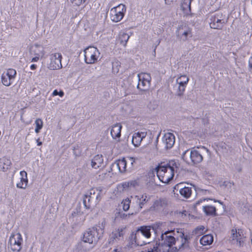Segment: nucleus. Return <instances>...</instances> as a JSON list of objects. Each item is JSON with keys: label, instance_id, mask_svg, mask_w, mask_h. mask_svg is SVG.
<instances>
[{"label": "nucleus", "instance_id": "nucleus-1", "mask_svg": "<svg viewBox=\"0 0 252 252\" xmlns=\"http://www.w3.org/2000/svg\"><path fill=\"white\" fill-rule=\"evenodd\" d=\"M178 168L179 163L174 160H171L166 164L161 163L156 168L157 176L161 182L168 184L173 179Z\"/></svg>", "mask_w": 252, "mask_h": 252}, {"label": "nucleus", "instance_id": "nucleus-2", "mask_svg": "<svg viewBox=\"0 0 252 252\" xmlns=\"http://www.w3.org/2000/svg\"><path fill=\"white\" fill-rule=\"evenodd\" d=\"M105 227V221H103L101 223L99 222L95 227L88 229L85 232H84L83 237V242H81L78 247L83 248L84 252H88L90 251L91 248H84L85 247L84 244L86 243L89 244H93L94 241H97L99 239L104 233V229Z\"/></svg>", "mask_w": 252, "mask_h": 252}, {"label": "nucleus", "instance_id": "nucleus-3", "mask_svg": "<svg viewBox=\"0 0 252 252\" xmlns=\"http://www.w3.org/2000/svg\"><path fill=\"white\" fill-rule=\"evenodd\" d=\"M150 226H143L138 228L136 231L133 232L130 236V242L129 246L132 248L136 245L142 246L147 243L143 240V238H149L151 236Z\"/></svg>", "mask_w": 252, "mask_h": 252}, {"label": "nucleus", "instance_id": "nucleus-4", "mask_svg": "<svg viewBox=\"0 0 252 252\" xmlns=\"http://www.w3.org/2000/svg\"><path fill=\"white\" fill-rule=\"evenodd\" d=\"M208 152L205 147L193 148L185 151L182 154V158L187 161L190 159L192 163L197 164L203 160L204 156Z\"/></svg>", "mask_w": 252, "mask_h": 252}, {"label": "nucleus", "instance_id": "nucleus-5", "mask_svg": "<svg viewBox=\"0 0 252 252\" xmlns=\"http://www.w3.org/2000/svg\"><path fill=\"white\" fill-rule=\"evenodd\" d=\"M151 196L146 193L131 196V208H134L135 212H139L151 200Z\"/></svg>", "mask_w": 252, "mask_h": 252}, {"label": "nucleus", "instance_id": "nucleus-6", "mask_svg": "<svg viewBox=\"0 0 252 252\" xmlns=\"http://www.w3.org/2000/svg\"><path fill=\"white\" fill-rule=\"evenodd\" d=\"M245 239L242 229L235 228L231 230L229 241L232 245L239 248L243 247L245 245Z\"/></svg>", "mask_w": 252, "mask_h": 252}, {"label": "nucleus", "instance_id": "nucleus-7", "mask_svg": "<svg viewBox=\"0 0 252 252\" xmlns=\"http://www.w3.org/2000/svg\"><path fill=\"white\" fill-rule=\"evenodd\" d=\"M126 10V6L123 4H120L112 8L110 11V19L113 22H120L124 18Z\"/></svg>", "mask_w": 252, "mask_h": 252}, {"label": "nucleus", "instance_id": "nucleus-8", "mask_svg": "<svg viewBox=\"0 0 252 252\" xmlns=\"http://www.w3.org/2000/svg\"><path fill=\"white\" fill-rule=\"evenodd\" d=\"M85 61L87 64H93L96 63L100 56L99 50L94 46L86 48L84 51Z\"/></svg>", "mask_w": 252, "mask_h": 252}, {"label": "nucleus", "instance_id": "nucleus-9", "mask_svg": "<svg viewBox=\"0 0 252 252\" xmlns=\"http://www.w3.org/2000/svg\"><path fill=\"white\" fill-rule=\"evenodd\" d=\"M135 162V159L132 157H128L126 159L123 158L116 160L113 164L112 167L117 169L121 173H124L126 170V165L129 163V169L133 167V163Z\"/></svg>", "mask_w": 252, "mask_h": 252}, {"label": "nucleus", "instance_id": "nucleus-10", "mask_svg": "<svg viewBox=\"0 0 252 252\" xmlns=\"http://www.w3.org/2000/svg\"><path fill=\"white\" fill-rule=\"evenodd\" d=\"M23 238L19 233H13L9 240V244L13 252H19L22 249Z\"/></svg>", "mask_w": 252, "mask_h": 252}, {"label": "nucleus", "instance_id": "nucleus-11", "mask_svg": "<svg viewBox=\"0 0 252 252\" xmlns=\"http://www.w3.org/2000/svg\"><path fill=\"white\" fill-rule=\"evenodd\" d=\"M16 71L14 69L9 68L4 71L1 74V83L5 86H10L14 81L16 76Z\"/></svg>", "mask_w": 252, "mask_h": 252}, {"label": "nucleus", "instance_id": "nucleus-12", "mask_svg": "<svg viewBox=\"0 0 252 252\" xmlns=\"http://www.w3.org/2000/svg\"><path fill=\"white\" fill-rule=\"evenodd\" d=\"M138 83L137 88L141 91H146L149 89L151 81V77L150 74L141 72L138 74Z\"/></svg>", "mask_w": 252, "mask_h": 252}, {"label": "nucleus", "instance_id": "nucleus-13", "mask_svg": "<svg viewBox=\"0 0 252 252\" xmlns=\"http://www.w3.org/2000/svg\"><path fill=\"white\" fill-rule=\"evenodd\" d=\"M224 17V15L220 12H218L211 16L210 22V27L214 29H221L225 23Z\"/></svg>", "mask_w": 252, "mask_h": 252}, {"label": "nucleus", "instance_id": "nucleus-14", "mask_svg": "<svg viewBox=\"0 0 252 252\" xmlns=\"http://www.w3.org/2000/svg\"><path fill=\"white\" fill-rule=\"evenodd\" d=\"M62 56L60 53H52L50 55V63L48 68L51 70H56L62 67L61 63Z\"/></svg>", "mask_w": 252, "mask_h": 252}, {"label": "nucleus", "instance_id": "nucleus-15", "mask_svg": "<svg viewBox=\"0 0 252 252\" xmlns=\"http://www.w3.org/2000/svg\"><path fill=\"white\" fill-rule=\"evenodd\" d=\"M31 54L34 56L31 60V62H37L40 59L44 58L45 51L44 47L41 45L35 44L32 47Z\"/></svg>", "mask_w": 252, "mask_h": 252}, {"label": "nucleus", "instance_id": "nucleus-16", "mask_svg": "<svg viewBox=\"0 0 252 252\" xmlns=\"http://www.w3.org/2000/svg\"><path fill=\"white\" fill-rule=\"evenodd\" d=\"M173 191L175 193L179 191L182 197L188 198L192 193V189L191 187L185 186L183 183H180L174 186Z\"/></svg>", "mask_w": 252, "mask_h": 252}, {"label": "nucleus", "instance_id": "nucleus-17", "mask_svg": "<svg viewBox=\"0 0 252 252\" xmlns=\"http://www.w3.org/2000/svg\"><path fill=\"white\" fill-rule=\"evenodd\" d=\"M162 141L165 149H170L173 147L175 143V136L172 133H166L162 138Z\"/></svg>", "mask_w": 252, "mask_h": 252}, {"label": "nucleus", "instance_id": "nucleus-18", "mask_svg": "<svg viewBox=\"0 0 252 252\" xmlns=\"http://www.w3.org/2000/svg\"><path fill=\"white\" fill-rule=\"evenodd\" d=\"M147 135V133L146 130L134 132L133 134L132 137L131 142L132 144L135 147H139L142 141L146 137Z\"/></svg>", "mask_w": 252, "mask_h": 252}, {"label": "nucleus", "instance_id": "nucleus-19", "mask_svg": "<svg viewBox=\"0 0 252 252\" xmlns=\"http://www.w3.org/2000/svg\"><path fill=\"white\" fill-rule=\"evenodd\" d=\"M179 233L178 239L180 240L181 244L179 246V249H184L189 246L190 235L188 233L182 232Z\"/></svg>", "mask_w": 252, "mask_h": 252}, {"label": "nucleus", "instance_id": "nucleus-20", "mask_svg": "<svg viewBox=\"0 0 252 252\" xmlns=\"http://www.w3.org/2000/svg\"><path fill=\"white\" fill-rule=\"evenodd\" d=\"M167 205V201L165 199H158L154 201L152 206H151L150 210L151 211H161L166 207Z\"/></svg>", "mask_w": 252, "mask_h": 252}, {"label": "nucleus", "instance_id": "nucleus-21", "mask_svg": "<svg viewBox=\"0 0 252 252\" xmlns=\"http://www.w3.org/2000/svg\"><path fill=\"white\" fill-rule=\"evenodd\" d=\"M191 33L190 30L184 25L179 26L176 31L177 36L184 41L187 39L188 36Z\"/></svg>", "mask_w": 252, "mask_h": 252}, {"label": "nucleus", "instance_id": "nucleus-22", "mask_svg": "<svg viewBox=\"0 0 252 252\" xmlns=\"http://www.w3.org/2000/svg\"><path fill=\"white\" fill-rule=\"evenodd\" d=\"M122 128V126L120 124H116L110 128V134L112 138L117 141H119L121 137Z\"/></svg>", "mask_w": 252, "mask_h": 252}, {"label": "nucleus", "instance_id": "nucleus-23", "mask_svg": "<svg viewBox=\"0 0 252 252\" xmlns=\"http://www.w3.org/2000/svg\"><path fill=\"white\" fill-rule=\"evenodd\" d=\"M124 228H119L114 230L110 235V243L120 240L124 236Z\"/></svg>", "mask_w": 252, "mask_h": 252}, {"label": "nucleus", "instance_id": "nucleus-24", "mask_svg": "<svg viewBox=\"0 0 252 252\" xmlns=\"http://www.w3.org/2000/svg\"><path fill=\"white\" fill-rule=\"evenodd\" d=\"M214 237L212 234H206L199 239L200 244L202 247L209 246L213 243Z\"/></svg>", "mask_w": 252, "mask_h": 252}, {"label": "nucleus", "instance_id": "nucleus-25", "mask_svg": "<svg viewBox=\"0 0 252 252\" xmlns=\"http://www.w3.org/2000/svg\"><path fill=\"white\" fill-rule=\"evenodd\" d=\"M11 162L9 158L7 157H2L0 158V170L3 172L6 171L9 169Z\"/></svg>", "mask_w": 252, "mask_h": 252}, {"label": "nucleus", "instance_id": "nucleus-26", "mask_svg": "<svg viewBox=\"0 0 252 252\" xmlns=\"http://www.w3.org/2000/svg\"><path fill=\"white\" fill-rule=\"evenodd\" d=\"M103 161V158L101 155H96L92 159L91 165L92 168L97 169L101 166Z\"/></svg>", "mask_w": 252, "mask_h": 252}, {"label": "nucleus", "instance_id": "nucleus-27", "mask_svg": "<svg viewBox=\"0 0 252 252\" xmlns=\"http://www.w3.org/2000/svg\"><path fill=\"white\" fill-rule=\"evenodd\" d=\"M192 0H183L181 8L186 15L189 14L191 11L190 4Z\"/></svg>", "mask_w": 252, "mask_h": 252}, {"label": "nucleus", "instance_id": "nucleus-28", "mask_svg": "<svg viewBox=\"0 0 252 252\" xmlns=\"http://www.w3.org/2000/svg\"><path fill=\"white\" fill-rule=\"evenodd\" d=\"M189 81V79L186 75H180L176 79V84L185 89Z\"/></svg>", "mask_w": 252, "mask_h": 252}, {"label": "nucleus", "instance_id": "nucleus-29", "mask_svg": "<svg viewBox=\"0 0 252 252\" xmlns=\"http://www.w3.org/2000/svg\"><path fill=\"white\" fill-rule=\"evenodd\" d=\"M100 194V191L94 188L91 189L85 193L87 195L96 200L98 199Z\"/></svg>", "mask_w": 252, "mask_h": 252}, {"label": "nucleus", "instance_id": "nucleus-30", "mask_svg": "<svg viewBox=\"0 0 252 252\" xmlns=\"http://www.w3.org/2000/svg\"><path fill=\"white\" fill-rule=\"evenodd\" d=\"M203 210L207 215H215L216 212V208L212 205L203 206Z\"/></svg>", "mask_w": 252, "mask_h": 252}, {"label": "nucleus", "instance_id": "nucleus-31", "mask_svg": "<svg viewBox=\"0 0 252 252\" xmlns=\"http://www.w3.org/2000/svg\"><path fill=\"white\" fill-rule=\"evenodd\" d=\"M119 37L121 43L125 46L129 38V35L124 32H121L119 33Z\"/></svg>", "mask_w": 252, "mask_h": 252}, {"label": "nucleus", "instance_id": "nucleus-32", "mask_svg": "<svg viewBox=\"0 0 252 252\" xmlns=\"http://www.w3.org/2000/svg\"><path fill=\"white\" fill-rule=\"evenodd\" d=\"M206 230L207 229L204 226L199 225L194 229V230L193 231V233L194 235H196L197 236H199L204 234Z\"/></svg>", "mask_w": 252, "mask_h": 252}, {"label": "nucleus", "instance_id": "nucleus-33", "mask_svg": "<svg viewBox=\"0 0 252 252\" xmlns=\"http://www.w3.org/2000/svg\"><path fill=\"white\" fill-rule=\"evenodd\" d=\"M93 199H94L91 198L90 196H89L85 194L84 195L83 202L85 208L87 209H90L91 206L90 202Z\"/></svg>", "mask_w": 252, "mask_h": 252}, {"label": "nucleus", "instance_id": "nucleus-34", "mask_svg": "<svg viewBox=\"0 0 252 252\" xmlns=\"http://www.w3.org/2000/svg\"><path fill=\"white\" fill-rule=\"evenodd\" d=\"M131 203V205H132V199L131 197L130 198H127L125 200H124L122 202V204L123 205V208L124 211H127L130 207V204Z\"/></svg>", "mask_w": 252, "mask_h": 252}, {"label": "nucleus", "instance_id": "nucleus-35", "mask_svg": "<svg viewBox=\"0 0 252 252\" xmlns=\"http://www.w3.org/2000/svg\"><path fill=\"white\" fill-rule=\"evenodd\" d=\"M35 124L36 126V127L35 128V132L36 133H38L43 127V121L40 119H37L35 121Z\"/></svg>", "mask_w": 252, "mask_h": 252}, {"label": "nucleus", "instance_id": "nucleus-36", "mask_svg": "<svg viewBox=\"0 0 252 252\" xmlns=\"http://www.w3.org/2000/svg\"><path fill=\"white\" fill-rule=\"evenodd\" d=\"M174 88L176 90V94L178 96L182 95L185 90V89L183 87L177 85V84L174 86Z\"/></svg>", "mask_w": 252, "mask_h": 252}, {"label": "nucleus", "instance_id": "nucleus-37", "mask_svg": "<svg viewBox=\"0 0 252 252\" xmlns=\"http://www.w3.org/2000/svg\"><path fill=\"white\" fill-rule=\"evenodd\" d=\"M241 211L243 214H245L247 213L248 214H251L252 211L249 208V205L248 204H243L241 207Z\"/></svg>", "mask_w": 252, "mask_h": 252}, {"label": "nucleus", "instance_id": "nucleus-38", "mask_svg": "<svg viewBox=\"0 0 252 252\" xmlns=\"http://www.w3.org/2000/svg\"><path fill=\"white\" fill-rule=\"evenodd\" d=\"M20 175L22 176L21 178L20 181L23 183H26V185H27L28 180L27 179V172L25 171H22L20 172Z\"/></svg>", "mask_w": 252, "mask_h": 252}, {"label": "nucleus", "instance_id": "nucleus-39", "mask_svg": "<svg viewBox=\"0 0 252 252\" xmlns=\"http://www.w3.org/2000/svg\"><path fill=\"white\" fill-rule=\"evenodd\" d=\"M82 151L80 149L79 145H76L74 147L73 149V153L76 156H79L81 155Z\"/></svg>", "mask_w": 252, "mask_h": 252}, {"label": "nucleus", "instance_id": "nucleus-40", "mask_svg": "<svg viewBox=\"0 0 252 252\" xmlns=\"http://www.w3.org/2000/svg\"><path fill=\"white\" fill-rule=\"evenodd\" d=\"M87 0H70L71 2L75 5L79 6L85 2Z\"/></svg>", "mask_w": 252, "mask_h": 252}, {"label": "nucleus", "instance_id": "nucleus-41", "mask_svg": "<svg viewBox=\"0 0 252 252\" xmlns=\"http://www.w3.org/2000/svg\"><path fill=\"white\" fill-rule=\"evenodd\" d=\"M27 186V185H26V183H23L21 182V181H20L19 183H18L16 184V187L19 189H26Z\"/></svg>", "mask_w": 252, "mask_h": 252}, {"label": "nucleus", "instance_id": "nucleus-42", "mask_svg": "<svg viewBox=\"0 0 252 252\" xmlns=\"http://www.w3.org/2000/svg\"><path fill=\"white\" fill-rule=\"evenodd\" d=\"M59 92H58L57 90H55L53 91V93H52V95L53 96H56V95H58L59 94Z\"/></svg>", "mask_w": 252, "mask_h": 252}, {"label": "nucleus", "instance_id": "nucleus-43", "mask_svg": "<svg viewBox=\"0 0 252 252\" xmlns=\"http://www.w3.org/2000/svg\"><path fill=\"white\" fill-rule=\"evenodd\" d=\"M37 67V65L34 64H32L30 66V68L32 69V70H34Z\"/></svg>", "mask_w": 252, "mask_h": 252}, {"label": "nucleus", "instance_id": "nucleus-44", "mask_svg": "<svg viewBox=\"0 0 252 252\" xmlns=\"http://www.w3.org/2000/svg\"><path fill=\"white\" fill-rule=\"evenodd\" d=\"M36 143L37 146H41L42 144V142L39 141V139H36Z\"/></svg>", "mask_w": 252, "mask_h": 252}, {"label": "nucleus", "instance_id": "nucleus-45", "mask_svg": "<svg viewBox=\"0 0 252 252\" xmlns=\"http://www.w3.org/2000/svg\"><path fill=\"white\" fill-rule=\"evenodd\" d=\"M60 97H63V95H64V93L63 91H60L59 92V94H58Z\"/></svg>", "mask_w": 252, "mask_h": 252}, {"label": "nucleus", "instance_id": "nucleus-46", "mask_svg": "<svg viewBox=\"0 0 252 252\" xmlns=\"http://www.w3.org/2000/svg\"><path fill=\"white\" fill-rule=\"evenodd\" d=\"M129 184H130L131 186L132 185L133 186H135V185L137 184V182L136 181H131Z\"/></svg>", "mask_w": 252, "mask_h": 252}, {"label": "nucleus", "instance_id": "nucleus-47", "mask_svg": "<svg viewBox=\"0 0 252 252\" xmlns=\"http://www.w3.org/2000/svg\"><path fill=\"white\" fill-rule=\"evenodd\" d=\"M206 199H200L199 200L197 201L196 203V205L199 204L200 203H201L203 201H204Z\"/></svg>", "mask_w": 252, "mask_h": 252}, {"label": "nucleus", "instance_id": "nucleus-48", "mask_svg": "<svg viewBox=\"0 0 252 252\" xmlns=\"http://www.w3.org/2000/svg\"><path fill=\"white\" fill-rule=\"evenodd\" d=\"M165 4H170V1L169 0H164Z\"/></svg>", "mask_w": 252, "mask_h": 252}, {"label": "nucleus", "instance_id": "nucleus-49", "mask_svg": "<svg viewBox=\"0 0 252 252\" xmlns=\"http://www.w3.org/2000/svg\"><path fill=\"white\" fill-rule=\"evenodd\" d=\"M119 252L117 249H115L113 252Z\"/></svg>", "mask_w": 252, "mask_h": 252}, {"label": "nucleus", "instance_id": "nucleus-50", "mask_svg": "<svg viewBox=\"0 0 252 252\" xmlns=\"http://www.w3.org/2000/svg\"><path fill=\"white\" fill-rule=\"evenodd\" d=\"M215 202H219V203H220V204H222V203H221L220 201H219V200H218V201H216V200H215Z\"/></svg>", "mask_w": 252, "mask_h": 252}, {"label": "nucleus", "instance_id": "nucleus-51", "mask_svg": "<svg viewBox=\"0 0 252 252\" xmlns=\"http://www.w3.org/2000/svg\"><path fill=\"white\" fill-rule=\"evenodd\" d=\"M84 220V218H82V219H81L80 222L83 221Z\"/></svg>", "mask_w": 252, "mask_h": 252}, {"label": "nucleus", "instance_id": "nucleus-52", "mask_svg": "<svg viewBox=\"0 0 252 252\" xmlns=\"http://www.w3.org/2000/svg\"><path fill=\"white\" fill-rule=\"evenodd\" d=\"M112 68L113 70H114V64H113V66H112Z\"/></svg>", "mask_w": 252, "mask_h": 252}, {"label": "nucleus", "instance_id": "nucleus-53", "mask_svg": "<svg viewBox=\"0 0 252 252\" xmlns=\"http://www.w3.org/2000/svg\"><path fill=\"white\" fill-rule=\"evenodd\" d=\"M156 48H157V46H156V47H155V49H154V51H155H155H156Z\"/></svg>", "mask_w": 252, "mask_h": 252}, {"label": "nucleus", "instance_id": "nucleus-54", "mask_svg": "<svg viewBox=\"0 0 252 252\" xmlns=\"http://www.w3.org/2000/svg\"><path fill=\"white\" fill-rule=\"evenodd\" d=\"M181 81H182V82H183V81H184V79H182L181 80Z\"/></svg>", "mask_w": 252, "mask_h": 252}, {"label": "nucleus", "instance_id": "nucleus-55", "mask_svg": "<svg viewBox=\"0 0 252 252\" xmlns=\"http://www.w3.org/2000/svg\"><path fill=\"white\" fill-rule=\"evenodd\" d=\"M251 242H252V236L251 237Z\"/></svg>", "mask_w": 252, "mask_h": 252}, {"label": "nucleus", "instance_id": "nucleus-56", "mask_svg": "<svg viewBox=\"0 0 252 252\" xmlns=\"http://www.w3.org/2000/svg\"><path fill=\"white\" fill-rule=\"evenodd\" d=\"M251 2H252V0Z\"/></svg>", "mask_w": 252, "mask_h": 252}]
</instances>
